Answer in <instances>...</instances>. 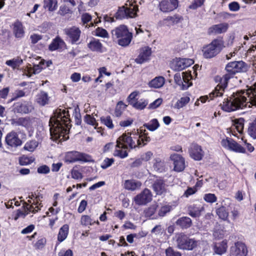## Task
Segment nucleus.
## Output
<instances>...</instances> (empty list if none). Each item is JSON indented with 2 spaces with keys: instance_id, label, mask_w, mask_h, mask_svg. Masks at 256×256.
Masks as SVG:
<instances>
[{
  "instance_id": "obj_1",
  "label": "nucleus",
  "mask_w": 256,
  "mask_h": 256,
  "mask_svg": "<svg viewBox=\"0 0 256 256\" xmlns=\"http://www.w3.org/2000/svg\"><path fill=\"white\" fill-rule=\"evenodd\" d=\"M50 134L53 141L61 142L69 138L71 120L69 112L66 109L58 108L49 121Z\"/></svg>"
},
{
  "instance_id": "obj_2",
  "label": "nucleus",
  "mask_w": 256,
  "mask_h": 256,
  "mask_svg": "<svg viewBox=\"0 0 256 256\" xmlns=\"http://www.w3.org/2000/svg\"><path fill=\"white\" fill-rule=\"evenodd\" d=\"M226 73L222 77L217 76L216 80L219 84L210 92V97L213 98L216 96H222L227 88L229 80L233 78L237 73L245 72L247 70V64L242 61H234L228 63L225 67Z\"/></svg>"
},
{
  "instance_id": "obj_3",
  "label": "nucleus",
  "mask_w": 256,
  "mask_h": 256,
  "mask_svg": "<svg viewBox=\"0 0 256 256\" xmlns=\"http://www.w3.org/2000/svg\"><path fill=\"white\" fill-rule=\"evenodd\" d=\"M248 88L244 90H237L230 96L224 98L222 103L220 104L221 109L226 112H230L244 108L250 107L256 105L251 102L250 96L246 94Z\"/></svg>"
},
{
  "instance_id": "obj_4",
  "label": "nucleus",
  "mask_w": 256,
  "mask_h": 256,
  "mask_svg": "<svg viewBox=\"0 0 256 256\" xmlns=\"http://www.w3.org/2000/svg\"><path fill=\"white\" fill-rule=\"evenodd\" d=\"M112 36L113 40L122 47H126L130 44L133 35L129 31L128 26L120 24L111 31Z\"/></svg>"
},
{
  "instance_id": "obj_5",
  "label": "nucleus",
  "mask_w": 256,
  "mask_h": 256,
  "mask_svg": "<svg viewBox=\"0 0 256 256\" xmlns=\"http://www.w3.org/2000/svg\"><path fill=\"white\" fill-rule=\"evenodd\" d=\"M224 42L222 37L214 38L212 42L204 44L202 48L203 58L205 59H212L216 57L222 51Z\"/></svg>"
},
{
  "instance_id": "obj_6",
  "label": "nucleus",
  "mask_w": 256,
  "mask_h": 256,
  "mask_svg": "<svg viewBox=\"0 0 256 256\" xmlns=\"http://www.w3.org/2000/svg\"><path fill=\"white\" fill-rule=\"evenodd\" d=\"M42 198V196H36V194L32 193L29 194L28 200V203L26 204L25 207L22 210L17 211L14 220H16L20 218H24L31 212L33 214L38 212L40 210L42 206L41 203L40 202Z\"/></svg>"
},
{
  "instance_id": "obj_7",
  "label": "nucleus",
  "mask_w": 256,
  "mask_h": 256,
  "mask_svg": "<svg viewBox=\"0 0 256 256\" xmlns=\"http://www.w3.org/2000/svg\"><path fill=\"white\" fill-rule=\"evenodd\" d=\"M138 11V6L134 0H128L124 6L118 8L114 14L116 20L134 18L136 16Z\"/></svg>"
},
{
  "instance_id": "obj_8",
  "label": "nucleus",
  "mask_w": 256,
  "mask_h": 256,
  "mask_svg": "<svg viewBox=\"0 0 256 256\" xmlns=\"http://www.w3.org/2000/svg\"><path fill=\"white\" fill-rule=\"evenodd\" d=\"M138 138H140L138 129H136L134 130L131 132L123 134L117 139L116 142L130 150L133 148H139Z\"/></svg>"
},
{
  "instance_id": "obj_9",
  "label": "nucleus",
  "mask_w": 256,
  "mask_h": 256,
  "mask_svg": "<svg viewBox=\"0 0 256 256\" xmlns=\"http://www.w3.org/2000/svg\"><path fill=\"white\" fill-rule=\"evenodd\" d=\"M66 35V40L71 44H80V38L82 34L81 30L78 27L72 26L67 28L64 30Z\"/></svg>"
},
{
  "instance_id": "obj_10",
  "label": "nucleus",
  "mask_w": 256,
  "mask_h": 256,
  "mask_svg": "<svg viewBox=\"0 0 256 256\" xmlns=\"http://www.w3.org/2000/svg\"><path fill=\"white\" fill-rule=\"evenodd\" d=\"M4 143L7 148H16L22 146V140L19 138L18 132L12 130L7 134L5 137Z\"/></svg>"
},
{
  "instance_id": "obj_11",
  "label": "nucleus",
  "mask_w": 256,
  "mask_h": 256,
  "mask_svg": "<svg viewBox=\"0 0 256 256\" xmlns=\"http://www.w3.org/2000/svg\"><path fill=\"white\" fill-rule=\"evenodd\" d=\"M178 246L183 250H192L196 246L198 241L190 239L183 234L178 235L177 238Z\"/></svg>"
},
{
  "instance_id": "obj_12",
  "label": "nucleus",
  "mask_w": 256,
  "mask_h": 256,
  "mask_svg": "<svg viewBox=\"0 0 256 256\" xmlns=\"http://www.w3.org/2000/svg\"><path fill=\"white\" fill-rule=\"evenodd\" d=\"M36 118L32 116L20 117L14 120V124L17 126L24 127L28 132H33Z\"/></svg>"
},
{
  "instance_id": "obj_13",
  "label": "nucleus",
  "mask_w": 256,
  "mask_h": 256,
  "mask_svg": "<svg viewBox=\"0 0 256 256\" xmlns=\"http://www.w3.org/2000/svg\"><path fill=\"white\" fill-rule=\"evenodd\" d=\"M221 144L224 148L236 152L245 153L246 152V149L243 146L230 138H226L222 139Z\"/></svg>"
},
{
  "instance_id": "obj_14",
  "label": "nucleus",
  "mask_w": 256,
  "mask_h": 256,
  "mask_svg": "<svg viewBox=\"0 0 256 256\" xmlns=\"http://www.w3.org/2000/svg\"><path fill=\"white\" fill-rule=\"evenodd\" d=\"M248 252L246 245L242 242H238L230 246L228 256H246Z\"/></svg>"
},
{
  "instance_id": "obj_15",
  "label": "nucleus",
  "mask_w": 256,
  "mask_h": 256,
  "mask_svg": "<svg viewBox=\"0 0 256 256\" xmlns=\"http://www.w3.org/2000/svg\"><path fill=\"white\" fill-rule=\"evenodd\" d=\"M34 110V108L32 104L26 101L16 102L13 104V110L16 113L28 114Z\"/></svg>"
},
{
  "instance_id": "obj_16",
  "label": "nucleus",
  "mask_w": 256,
  "mask_h": 256,
  "mask_svg": "<svg viewBox=\"0 0 256 256\" xmlns=\"http://www.w3.org/2000/svg\"><path fill=\"white\" fill-rule=\"evenodd\" d=\"M152 53V49L149 46L142 47L140 49L139 54L135 59V62L138 64H142L148 61Z\"/></svg>"
},
{
  "instance_id": "obj_17",
  "label": "nucleus",
  "mask_w": 256,
  "mask_h": 256,
  "mask_svg": "<svg viewBox=\"0 0 256 256\" xmlns=\"http://www.w3.org/2000/svg\"><path fill=\"white\" fill-rule=\"evenodd\" d=\"M178 0H162L159 4L160 10L164 13L171 12L178 6Z\"/></svg>"
},
{
  "instance_id": "obj_18",
  "label": "nucleus",
  "mask_w": 256,
  "mask_h": 256,
  "mask_svg": "<svg viewBox=\"0 0 256 256\" xmlns=\"http://www.w3.org/2000/svg\"><path fill=\"white\" fill-rule=\"evenodd\" d=\"M152 200V194L150 191L147 188H145L134 198L135 202L138 205H144L150 202Z\"/></svg>"
},
{
  "instance_id": "obj_19",
  "label": "nucleus",
  "mask_w": 256,
  "mask_h": 256,
  "mask_svg": "<svg viewBox=\"0 0 256 256\" xmlns=\"http://www.w3.org/2000/svg\"><path fill=\"white\" fill-rule=\"evenodd\" d=\"M64 160H92V157L85 153L70 151L66 153Z\"/></svg>"
},
{
  "instance_id": "obj_20",
  "label": "nucleus",
  "mask_w": 256,
  "mask_h": 256,
  "mask_svg": "<svg viewBox=\"0 0 256 256\" xmlns=\"http://www.w3.org/2000/svg\"><path fill=\"white\" fill-rule=\"evenodd\" d=\"M190 158L194 160H202L204 156V152L201 146L198 144H192L188 150Z\"/></svg>"
},
{
  "instance_id": "obj_21",
  "label": "nucleus",
  "mask_w": 256,
  "mask_h": 256,
  "mask_svg": "<svg viewBox=\"0 0 256 256\" xmlns=\"http://www.w3.org/2000/svg\"><path fill=\"white\" fill-rule=\"evenodd\" d=\"M228 28V25L226 23L214 24L208 28V35H212L224 33L227 31Z\"/></svg>"
},
{
  "instance_id": "obj_22",
  "label": "nucleus",
  "mask_w": 256,
  "mask_h": 256,
  "mask_svg": "<svg viewBox=\"0 0 256 256\" xmlns=\"http://www.w3.org/2000/svg\"><path fill=\"white\" fill-rule=\"evenodd\" d=\"M88 48L92 52L98 53H102L103 50V45L100 40L94 38H92L87 44Z\"/></svg>"
},
{
  "instance_id": "obj_23",
  "label": "nucleus",
  "mask_w": 256,
  "mask_h": 256,
  "mask_svg": "<svg viewBox=\"0 0 256 256\" xmlns=\"http://www.w3.org/2000/svg\"><path fill=\"white\" fill-rule=\"evenodd\" d=\"M66 46L65 42L59 36H56L52 40L48 46V50L51 51L62 50Z\"/></svg>"
},
{
  "instance_id": "obj_24",
  "label": "nucleus",
  "mask_w": 256,
  "mask_h": 256,
  "mask_svg": "<svg viewBox=\"0 0 256 256\" xmlns=\"http://www.w3.org/2000/svg\"><path fill=\"white\" fill-rule=\"evenodd\" d=\"M12 32L14 36L18 38H22L24 36V28L22 22L19 20H16L12 24Z\"/></svg>"
},
{
  "instance_id": "obj_25",
  "label": "nucleus",
  "mask_w": 256,
  "mask_h": 256,
  "mask_svg": "<svg viewBox=\"0 0 256 256\" xmlns=\"http://www.w3.org/2000/svg\"><path fill=\"white\" fill-rule=\"evenodd\" d=\"M194 61L190 58H180L174 65V69L178 71L182 70L192 64Z\"/></svg>"
},
{
  "instance_id": "obj_26",
  "label": "nucleus",
  "mask_w": 256,
  "mask_h": 256,
  "mask_svg": "<svg viewBox=\"0 0 256 256\" xmlns=\"http://www.w3.org/2000/svg\"><path fill=\"white\" fill-rule=\"evenodd\" d=\"M130 151L128 148H126L122 144L116 142V144L115 146V150L113 152V155L120 158H124L128 156V152Z\"/></svg>"
},
{
  "instance_id": "obj_27",
  "label": "nucleus",
  "mask_w": 256,
  "mask_h": 256,
  "mask_svg": "<svg viewBox=\"0 0 256 256\" xmlns=\"http://www.w3.org/2000/svg\"><path fill=\"white\" fill-rule=\"evenodd\" d=\"M228 248V241L226 240L219 242H216L214 244L213 250L214 253L222 255L226 252Z\"/></svg>"
},
{
  "instance_id": "obj_28",
  "label": "nucleus",
  "mask_w": 256,
  "mask_h": 256,
  "mask_svg": "<svg viewBox=\"0 0 256 256\" xmlns=\"http://www.w3.org/2000/svg\"><path fill=\"white\" fill-rule=\"evenodd\" d=\"M184 20L183 17L178 14H175L172 16H168L164 18L162 22L163 24L166 26L174 25L178 24Z\"/></svg>"
},
{
  "instance_id": "obj_29",
  "label": "nucleus",
  "mask_w": 256,
  "mask_h": 256,
  "mask_svg": "<svg viewBox=\"0 0 256 256\" xmlns=\"http://www.w3.org/2000/svg\"><path fill=\"white\" fill-rule=\"evenodd\" d=\"M166 186L164 182L161 179L156 180L153 184V188L157 194H162L166 190Z\"/></svg>"
},
{
  "instance_id": "obj_30",
  "label": "nucleus",
  "mask_w": 256,
  "mask_h": 256,
  "mask_svg": "<svg viewBox=\"0 0 256 256\" xmlns=\"http://www.w3.org/2000/svg\"><path fill=\"white\" fill-rule=\"evenodd\" d=\"M138 136H140L138 146L139 148L144 146L150 140V138L148 136V132L144 130H138Z\"/></svg>"
},
{
  "instance_id": "obj_31",
  "label": "nucleus",
  "mask_w": 256,
  "mask_h": 256,
  "mask_svg": "<svg viewBox=\"0 0 256 256\" xmlns=\"http://www.w3.org/2000/svg\"><path fill=\"white\" fill-rule=\"evenodd\" d=\"M127 106L128 105L124 104L122 101H118L116 105L113 115L116 118L120 117L126 110Z\"/></svg>"
},
{
  "instance_id": "obj_32",
  "label": "nucleus",
  "mask_w": 256,
  "mask_h": 256,
  "mask_svg": "<svg viewBox=\"0 0 256 256\" xmlns=\"http://www.w3.org/2000/svg\"><path fill=\"white\" fill-rule=\"evenodd\" d=\"M216 211L220 219L224 221H228V210L222 204L220 208L216 209Z\"/></svg>"
},
{
  "instance_id": "obj_33",
  "label": "nucleus",
  "mask_w": 256,
  "mask_h": 256,
  "mask_svg": "<svg viewBox=\"0 0 256 256\" xmlns=\"http://www.w3.org/2000/svg\"><path fill=\"white\" fill-rule=\"evenodd\" d=\"M165 80L164 77L159 76L156 77L150 80L148 83V86L150 88H158L162 87L164 84Z\"/></svg>"
},
{
  "instance_id": "obj_34",
  "label": "nucleus",
  "mask_w": 256,
  "mask_h": 256,
  "mask_svg": "<svg viewBox=\"0 0 256 256\" xmlns=\"http://www.w3.org/2000/svg\"><path fill=\"white\" fill-rule=\"evenodd\" d=\"M49 98L46 92L42 91L36 95V102L40 106H44L48 104Z\"/></svg>"
},
{
  "instance_id": "obj_35",
  "label": "nucleus",
  "mask_w": 256,
  "mask_h": 256,
  "mask_svg": "<svg viewBox=\"0 0 256 256\" xmlns=\"http://www.w3.org/2000/svg\"><path fill=\"white\" fill-rule=\"evenodd\" d=\"M141 183L133 180H126L124 183V188L130 190H134L140 188Z\"/></svg>"
},
{
  "instance_id": "obj_36",
  "label": "nucleus",
  "mask_w": 256,
  "mask_h": 256,
  "mask_svg": "<svg viewBox=\"0 0 256 256\" xmlns=\"http://www.w3.org/2000/svg\"><path fill=\"white\" fill-rule=\"evenodd\" d=\"M39 142L36 140H30L26 142L23 148L24 150L30 152H34L38 146Z\"/></svg>"
},
{
  "instance_id": "obj_37",
  "label": "nucleus",
  "mask_w": 256,
  "mask_h": 256,
  "mask_svg": "<svg viewBox=\"0 0 256 256\" xmlns=\"http://www.w3.org/2000/svg\"><path fill=\"white\" fill-rule=\"evenodd\" d=\"M22 62V60L20 57H17L16 58L6 60V64L10 66L13 70H14L18 68Z\"/></svg>"
},
{
  "instance_id": "obj_38",
  "label": "nucleus",
  "mask_w": 256,
  "mask_h": 256,
  "mask_svg": "<svg viewBox=\"0 0 256 256\" xmlns=\"http://www.w3.org/2000/svg\"><path fill=\"white\" fill-rule=\"evenodd\" d=\"M44 8L50 12H53L58 8L57 0H44Z\"/></svg>"
},
{
  "instance_id": "obj_39",
  "label": "nucleus",
  "mask_w": 256,
  "mask_h": 256,
  "mask_svg": "<svg viewBox=\"0 0 256 256\" xmlns=\"http://www.w3.org/2000/svg\"><path fill=\"white\" fill-rule=\"evenodd\" d=\"M69 227L68 224H64L60 230L58 236L60 242L64 241L67 237Z\"/></svg>"
},
{
  "instance_id": "obj_40",
  "label": "nucleus",
  "mask_w": 256,
  "mask_h": 256,
  "mask_svg": "<svg viewBox=\"0 0 256 256\" xmlns=\"http://www.w3.org/2000/svg\"><path fill=\"white\" fill-rule=\"evenodd\" d=\"M100 121L102 124L106 126L108 129L112 130L114 127L112 118L110 116H101Z\"/></svg>"
},
{
  "instance_id": "obj_41",
  "label": "nucleus",
  "mask_w": 256,
  "mask_h": 256,
  "mask_svg": "<svg viewBox=\"0 0 256 256\" xmlns=\"http://www.w3.org/2000/svg\"><path fill=\"white\" fill-rule=\"evenodd\" d=\"M96 222L98 224H99L98 220L96 222L94 221L88 215H82L80 218V224L82 226H89L94 224Z\"/></svg>"
},
{
  "instance_id": "obj_42",
  "label": "nucleus",
  "mask_w": 256,
  "mask_h": 256,
  "mask_svg": "<svg viewBox=\"0 0 256 256\" xmlns=\"http://www.w3.org/2000/svg\"><path fill=\"white\" fill-rule=\"evenodd\" d=\"M84 120L85 123L88 125L93 126L94 128H96L98 125V124L96 118L90 114H86L84 118Z\"/></svg>"
},
{
  "instance_id": "obj_43",
  "label": "nucleus",
  "mask_w": 256,
  "mask_h": 256,
  "mask_svg": "<svg viewBox=\"0 0 256 256\" xmlns=\"http://www.w3.org/2000/svg\"><path fill=\"white\" fill-rule=\"evenodd\" d=\"M247 132L254 139H256V118L249 124Z\"/></svg>"
},
{
  "instance_id": "obj_44",
  "label": "nucleus",
  "mask_w": 256,
  "mask_h": 256,
  "mask_svg": "<svg viewBox=\"0 0 256 256\" xmlns=\"http://www.w3.org/2000/svg\"><path fill=\"white\" fill-rule=\"evenodd\" d=\"M176 223L182 228H188L191 226L192 220L190 218L182 217L178 219Z\"/></svg>"
},
{
  "instance_id": "obj_45",
  "label": "nucleus",
  "mask_w": 256,
  "mask_h": 256,
  "mask_svg": "<svg viewBox=\"0 0 256 256\" xmlns=\"http://www.w3.org/2000/svg\"><path fill=\"white\" fill-rule=\"evenodd\" d=\"M148 104L147 100L144 99H140L136 100L134 103L132 104V106L136 110H142L146 108Z\"/></svg>"
},
{
  "instance_id": "obj_46",
  "label": "nucleus",
  "mask_w": 256,
  "mask_h": 256,
  "mask_svg": "<svg viewBox=\"0 0 256 256\" xmlns=\"http://www.w3.org/2000/svg\"><path fill=\"white\" fill-rule=\"evenodd\" d=\"M182 76L184 82L185 83V84L182 83L181 84L182 90H185L188 89L190 86L192 85V83L189 82L190 80L192 78V76L190 74H186V72H184L182 73Z\"/></svg>"
},
{
  "instance_id": "obj_47",
  "label": "nucleus",
  "mask_w": 256,
  "mask_h": 256,
  "mask_svg": "<svg viewBox=\"0 0 256 256\" xmlns=\"http://www.w3.org/2000/svg\"><path fill=\"white\" fill-rule=\"evenodd\" d=\"M245 120L244 118L236 119L234 122V126L237 132L242 134L244 128V124Z\"/></svg>"
},
{
  "instance_id": "obj_48",
  "label": "nucleus",
  "mask_w": 256,
  "mask_h": 256,
  "mask_svg": "<svg viewBox=\"0 0 256 256\" xmlns=\"http://www.w3.org/2000/svg\"><path fill=\"white\" fill-rule=\"evenodd\" d=\"M144 126L150 131H154L160 126V124L156 118L152 119L149 123L146 124Z\"/></svg>"
},
{
  "instance_id": "obj_49",
  "label": "nucleus",
  "mask_w": 256,
  "mask_h": 256,
  "mask_svg": "<svg viewBox=\"0 0 256 256\" xmlns=\"http://www.w3.org/2000/svg\"><path fill=\"white\" fill-rule=\"evenodd\" d=\"M204 208L202 206H200L198 207L194 206L192 208L189 212V214L192 217H198L200 216L201 213L204 212Z\"/></svg>"
},
{
  "instance_id": "obj_50",
  "label": "nucleus",
  "mask_w": 256,
  "mask_h": 256,
  "mask_svg": "<svg viewBox=\"0 0 256 256\" xmlns=\"http://www.w3.org/2000/svg\"><path fill=\"white\" fill-rule=\"evenodd\" d=\"M190 100V98L188 96L182 97L174 105V108L178 109L182 108L186 104H188Z\"/></svg>"
},
{
  "instance_id": "obj_51",
  "label": "nucleus",
  "mask_w": 256,
  "mask_h": 256,
  "mask_svg": "<svg viewBox=\"0 0 256 256\" xmlns=\"http://www.w3.org/2000/svg\"><path fill=\"white\" fill-rule=\"evenodd\" d=\"M94 35L97 36L108 38V34L106 30L101 27H98L94 30Z\"/></svg>"
},
{
  "instance_id": "obj_52",
  "label": "nucleus",
  "mask_w": 256,
  "mask_h": 256,
  "mask_svg": "<svg viewBox=\"0 0 256 256\" xmlns=\"http://www.w3.org/2000/svg\"><path fill=\"white\" fill-rule=\"evenodd\" d=\"M157 208L158 205L156 204H154L146 208L144 211V216L146 217H152L154 214Z\"/></svg>"
},
{
  "instance_id": "obj_53",
  "label": "nucleus",
  "mask_w": 256,
  "mask_h": 256,
  "mask_svg": "<svg viewBox=\"0 0 256 256\" xmlns=\"http://www.w3.org/2000/svg\"><path fill=\"white\" fill-rule=\"evenodd\" d=\"M205 1L206 0H194L192 4L189 5L188 8L190 10H196L202 6Z\"/></svg>"
},
{
  "instance_id": "obj_54",
  "label": "nucleus",
  "mask_w": 256,
  "mask_h": 256,
  "mask_svg": "<svg viewBox=\"0 0 256 256\" xmlns=\"http://www.w3.org/2000/svg\"><path fill=\"white\" fill-rule=\"evenodd\" d=\"M246 94L250 96L251 102L256 105V84L254 88H250L246 92Z\"/></svg>"
},
{
  "instance_id": "obj_55",
  "label": "nucleus",
  "mask_w": 256,
  "mask_h": 256,
  "mask_svg": "<svg viewBox=\"0 0 256 256\" xmlns=\"http://www.w3.org/2000/svg\"><path fill=\"white\" fill-rule=\"evenodd\" d=\"M46 240L45 238L44 237H40L36 240V242L34 244V246L36 250L42 249L44 248Z\"/></svg>"
},
{
  "instance_id": "obj_56",
  "label": "nucleus",
  "mask_w": 256,
  "mask_h": 256,
  "mask_svg": "<svg viewBox=\"0 0 256 256\" xmlns=\"http://www.w3.org/2000/svg\"><path fill=\"white\" fill-rule=\"evenodd\" d=\"M174 170L178 172L182 171L186 167L184 161H174Z\"/></svg>"
},
{
  "instance_id": "obj_57",
  "label": "nucleus",
  "mask_w": 256,
  "mask_h": 256,
  "mask_svg": "<svg viewBox=\"0 0 256 256\" xmlns=\"http://www.w3.org/2000/svg\"><path fill=\"white\" fill-rule=\"evenodd\" d=\"M225 234V232L220 227L217 226L214 228L213 235L216 238H222Z\"/></svg>"
},
{
  "instance_id": "obj_58",
  "label": "nucleus",
  "mask_w": 256,
  "mask_h": 256,
  "mask_svg": "<svg viewBox=\"0 0 256 256\" xmlns=\"http://www.w3.org/2000/svg\"><path fill=\"white\" fill-rule=\"evenodd\" d=\"M138 94V92L134 91L132 92L127 98L126 100L128 104L132 105V104L134 103L138 99L136 98Z\"/></svg>"
},
{
  "instance_id": "obj_59",
  "label": "nucleus",
  "mask_w": 256,
  "mask_h": 256,
  "mask_svg": "<svg viewBox=\"0 0 256 256\" xmlns=\"http://www.w3.org/2000/svg\"><path fill=\"white\" fill-rule=\"evenodd\" d=\"M204 199L207 202L213 203L216 201L217 198L214 194H206L204 195Z\"/></svg>"
},
{
  "instance_id": "obj_60",
  "label": "nucleus",
  "mask_w": 256,
  "mask_h": 256,
  "mask_svg": "<svg viewBox=\"0 0 256 256\" xmlns=\"http://www.w3.org/2000/svg\"><path fill=\"white\" fill-rule=\"evenodd\" d=\"M25 96V92L22 90H16L12 98L9 100L8 102H11L12 101L16 100L18 98L23 97Z\"/></svg>"
},
{
  "instance_id": "obj_61",
  "label": "nucleus",
  "mask_w": 256,
  "mask_h": 256,
  "mask_svg": "<svg viewBox=\"0 0 256 256\" xmlns=\"http://www.w3.org/2000/svg\"><path fill=\"white\" fill-rule=\"evenodd\" d=\"M72 10L68 6L64 5L60 6L58 13L59 14L64 16L68 14H72Z\"/></svg>"
},
{
  "instance_id": "obj_62",
  "label": "nucleus",
  "mask_w": 256,
  "mask_h": 256,
  "mask_svg": "<svg viewBox=\"0 0 256 256\" xmlns=\"http://www.w3.org/2000/svg\"><path fill=\"white\" fill-rule=\"evenodd\" d=\"M92 16L87 12L84 13L81 16L82 22L84 26L88 24V22L92 20Z\"/></svg>"
},
{
  "instance_id": "obj_63",
  "label": "nucleus",
  "mask_w": 256,
  "mask_h": 256,
  "mask_svg": "<svg viewBox=\"0 0 256 256\" xmlns=\"http://www.w3.org/2000/svg\"><path fill=\"white\" fill-rule=\"evenodd\" d=\"M164 232V228L160 224L156 225L151 230V233L155 235L162 234Z\"/></svg>"
},
{
  "instance_id": "obj_64",
  "label": "nucleus",
  "mask_w": 256,
  "mask_h": 256,
  "mask_svg": "<svg viewBox=\"0 0 256 256\" xmlns=\"http://www.w3.org/2000/svg\"><path fill=\"white\" fill-rule=\"evenodd\" d=\"M170 208L169 206H164L161 207L158 211V215L160 217L164 216L166 213L170 210Z\"/></svg>"
}]
</instances>
